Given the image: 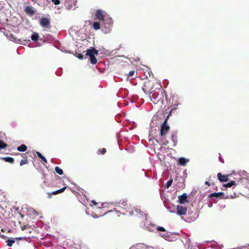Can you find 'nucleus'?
<instances>
[{
    "mask_svg": "<svg viewBox=\"0 0 249 249\" xmlns=\"http://www.w3.org/2000/svg\"><path fill=\"white\" fill-rule=\"evenodd\" d=\"M217 177L218 179L221 182H226L228 180V175H222L221 173H218Z\"/></svg>",
    "mask_w": 249,
    "mask_h": 249,
    "instance_id": "11",
    "label": "nucleus"
},
{
    "mask_svg": "<svg viewBox=\"0 0 249 249\" xmlns=\"http://www.w3.org/2000/svg\"><path fill=\"white\" fill-rule=\"evenodd\" d=\"M135 71H130L129 73L128 74V77H132L134 75Z\"/></svg>",
    "mask_w": 249,
    "mask_h": 249,
    "instance_id": "30",
    "label": "nucleus"
},
{
    "mask_svg": "<svg viewBox=\"0 0 249 249\" xmlns=\"http://www.w3.org/2000/svg\"><path fill=\"white\" fill-rule=\"evenodd\" d=\"M28 163V160L27 159V157L25 158L24 159L21 160L20 162V165L22 166L24 164H27Z\"/></svg>",
    "mask_w": 249,
    "mask_h": 249,
    "instance_id": "24",
    "label": "nucleus"
},
{
    "mask_svg": "<svg viewBox=\"0 0 249 249\" xmlns=\"http://www.w3.org/2000/svg\"><path fill=\"white\" fill-rule=\"evenodd\" d=\"M40 25L43 28L50 29V21L49 19L46 18H42L40 19Z\"/></svg>",
    "mask_w": 249,
    "mask_h": 249,
    "instance_id": "5",
    "label": "nucleus"
},
{
    "mask_svg": "<svg viewBox=\"0 0 249 249\" xmlns=\"http://www.w3.org/2000/svg\"><path fill=\"white\" fill-rule=\"evenodd\" d=\"M172 182H173L172 179H171L169 180L167 182V183L165 186V187L167 189L171 185Z\"/></svg>",
    "mask_w": 249,
    "mask_h": 249,
    "instance_id": "28",
    "label": "nucleus"
},
{
    "mask_svg": "<svg viewBox=\"0 0 249 249\" xmlns=\"http://www.w3.org/2000/svg\"><path fill=\"white\" fill-rule=\"evenodd\" d=\"M93 28L97 30L100 28V24L98 22H94L93 24Z\"/></svg>",
    "mask_w": 249,
    "mask_h": 249,
    "instance_id": "20",
    "label": "nucleus"
},
{
    "mask_svg": "<svg viewBox=\"0 0 249 249\" xmlns=\"http://www.w3.org/2000/svg\"><path fill=\"white\" fill-rule=\"evenodd\" d=\"M224 195V193L222 192L214 193L210 194L208 196L212 198L213 197L223 198Z\"/></svg>",
    "mask_w": 249,
    "mask_h": 249,
    "instance_id": "12",
    "label": "nucleus"
},
{
    "mask_svg": "<svg viewBox=\"0 0 249 249\" xmlns=\"http://www.w3.org/2000/svg\"><path fill=\"white\" fill-rule=\"evenodd\" d=\"M149 96L151 101L155 104L160 102H162L163 98L162 89L160 88L153 89L149 93Z\"/></svg>",
    "mask_w": 249,
    "mask_h": 249,
    "instance_id": "1",
    "label": "nucleus"
},
{
    "mask_svg": "<svg viewBox=\"0 0 249 249\" xmlns=\"http://www.w3.org/2000/svg\"><path fill=\"white\" fill-rule=\"evenodd\" d=\"M24 11L27 15L30 16H32L36 13V10L31 5L26 6L24 9Z\"/></svg>",
    "mask_w": 249,
    "mask_h": 249,
    "instance_id": "7",
    "label": "nucleus"
},
{
    "mask_svg": "<svg viewBox=\"0 0 249 249\" xmlns=\"http://www.w3.org/2000/svg\"><path fill=\"white\" fill-rule=\"evenodd\" d=\"M187 161L188 160L184 158H180L178 160V164L181 165H185Z\"/></svg>",
    "mask_w": 249,
    "mask_h": 249,
    "instance_id": "14",
    "label": "nucleus"
},
{
    "mask_svg": "<svg viewBox=\"0 0 249 249\" xmlns=\"http://www.w3.org/2000/svg\"><path fill=\"white\" fill-rule=\"evenodd\" d=\"M215 189L216 190H217V187H215Z\"/></svg>",
    "mask_w": 249,
    "mask_h": 249,
    "instance_id": "37",
    "label": "nucleus"
},
{
    "mask_svg": "<svg viewBox=\"0 0 249 249\" xmlns=\"http://www.w3.org/2000/svg\"><path fill=\"white\" fill-rule=\"evenodd\" d=\"M39 38V35L37 33H34L31 36V39L34 41H37Z\"/></svg>",
    "mask_w": 249,
    "mask_h": 249,
    "instance_id": "16",
    "label": "nucleus"
},
{
    "mask_svg": "<svg viewBox=\"0 0 249 249\" xmlns=\"http://www.w3.org/2000/svg\"><path fill=\"white\" fill-rule=\"evenodd\" d=\"M107 152L106 149L105 148H103L101 149H99L97 152V153L98 155L103 154L104 155Z\"/></svg>",
    "mask_w": 249,
    "mask_h": 249,
    "instance_id": "19",
    "label": "nucleus"
},
{
    "mask_svg": "<svg viewBox=\"0 0 249 249\" xmlns=\"http://www.w3.org/2000/svg\"><path fill=\"white\" fill-rule=\"evenodd\" d=\"M233 185L236 186V183L233 180H231V182L224 185V187L226 188L231 187Z\"/></svg>",
    "mask_w": 249,
    "mask_h": 249,
    "instance_id": "17",
    "label": "nucleus"
},
{
    "mask_svg": "<svg viewBox=\"0 0 249 249\" xmlns=\"http://www.w3.org/2000/svg\"><path fill=\"white\" fill-rule=\"evenodd\" d=\"M205 184L207 185L208 186H210V185H214V183L212 182V183H210L209 181H206L205 182Z\"/></svg>",
    "mask_w": 249,
    "mask_h": 249,
    "instance_id": "33",
    "label": "nucleus"
},
{
    "mask_svg": "<svg viewBox=\"0 0 249 249\" xmlns=\"http://www.w3.org/2000/svg\"><path fill=\"white\" fill-rule=\"evenodd\" d=\"M30 226L29 225H24L23 226H21V230L22 231H24L25 230V229H28V227H29Z\"/></svg>",
    "mask_w": 249,
    "mask_h": 249,
    "instance_id": "31",
    "label": "nucleus"
},
{
    "mask_svg": "<svg viewBox=\"0 0 249 249\" xmlns=\"http://www.w3.org/2000/svg\"><path fill=\"white\" fill-rule=\"evenodd\" d=\"M187 208L186 207H183L181 205H178L177 207V213L179 215L186 214Z\"/></svg>",
    "mask_w": 249,
    "mask_h": 249,
    "instance_id": "6",
    "label": "nucleus"
},
{
    "mask_svg": "<svg viewBox=\"0 0 249 249\" xmlns=\"http://www.w3.org/2000/svg\"><path fill=\"white\" fill-rule=\"evenodd\" d=\"M65 5L67 7V8L68 9H70L71 8H72V7H73L72 5L71 4V3H70V1L69 0L65 1Z\"/></svg>",
    "mask_w": 249,
    "mask_h": 249,
    "instance_id": "22",
    "label": "nucleus"
},
{
    "mask_svg": "<svg viewBox=\"0 0 249 249\" xmlns=\"http://www.w3.org/2000/svg\"><path fill=\"white\" fill-rule=\"evenodd\" d=\"M219 160H220V161H221L222 162H224V161H223V160L220 157V158H219Z\"/></svg>",
    "mask_w": 249,
    "mask_h": 249,
    "instance_id": "36",
    "label": "nucleus"
},
{
    "mask_svg": "<svg viewBox=\"0 0 249 249\" xmlns=\"http://www.w3.org/2000/svg\"><path fill=\"white\" fill-rule=\"evenodd\" d=\"M119 204L124 206H126L127 205V201L125 199H122L119 201Z\"/></svg>",
    "mask_w": 249,
    "mask_h": 249,
    "instance_id": "25",
    "label": "nucleus"
},
{
    "mask_svg": "<svg viewBox=\"0 0 249 249\" xmlns=\"http://www.w3.org/2000/svg\"><path fill=\"white\" fill-rule=\"evenodd\" d=\"M52 2L55 4V5H58L60 3V0H52Z\"/></svg>",
    "mask_w": 249,
    "mask_h": 249,
    "instance_id": "32",
    "label": "nucleus"
},
{
    "mask_svg": "<svg viewBox=\"0 0 249 249\" xmlns=\"http://www.w3.org/2000/svg\"><path fill=\"white\" fill-rule=\"evenodd\" d=\"M18 151L20 152H24L27 150V147L24 144H21L19 146H18L17 148Z\"/></svg>",
    "mask_w": 249,
    "mask_h": 249,
    "instance_id": "15",
    "label": "nucleus"
},
{
    "mask_svg": "<svg viewBox=\"0 0 249 249\" xmlns=\"http://www.w3.org/2000/svg\"><path fill=\"white\" fill-rule=\"evenodd\" d=\"M71 0V1H74V0Z\"/></svg>",
    "mask_w": 249,
    "mask_h": 249,
    "instance_id": "38",
    "label": "nucleus"
},
{
    "mask_svg": "<svg viewBox=\"0 0 249 249\" xmlns=\"http://www.w3.org/2000/svg\"><path fill=\"white\" fill-rule=\"evenodd\" d=\"M174 108H172L169 114L167 116L166 119H165L163 123L162 124L160 130V135L161 137L164 138L166 134L168 133L170 129V127L169 125H167V120L169 117V116L171 115V112L173 110Z\"/></svg>",
    "mask_w": 249,
    "mask_h": 249,
    "instance_id": "3",
    "label": "nucleus"
},
{
    "mask_svg": "<svg viewBox=\"0 0 249 249\" xmlns=\"http://www.w3.org/2000/svg\"><path fill=\"white\" fill-rule=\"evenodd\" d=\"M161 236L162 237H168V234L167 233H166L165 234H162Z\"/></svg>",
    "mask_w": 249,
    "mask_h": 249,
    "instance_id": "35",
    "label": "nucleus"
},
{
    "mask_svg": "<svg viewBox=\"0 0 249 249\" xmlns=\"http://www.w3.org/2000/svg\"><path fill=\"white\" fill-rule=\"evenodd\" d=\"M178 202L180 204H184L188 202V200H187V196L186 193H184L181 196H178Z\"/></svg>",
    "mask_w": 249,
    "mask_h": 249,
    "instance_id": "8",
    "label": "nucleus"
},
{
    "mask_svg": "<svg viewBox=\"0 0 249 249\" xmlns=\"http://www.w3.org/2000/svg\"><path fill=\"white\" fill-rule=\"evenodd\" d=\"M75 55L80 59H83L84 58V55L80 53H76Z\"/></svg>",
    "mask_w": 249,
    "mask_h": 249,
    "instance_id": "27",
    "label": "nucleus"
},
{
    "mask_svg": "<svg viewBox=\"0 0 249 249\" xmlns=\"http://www.w3.org/2000/svg\"><path fill=\"white\" fill-rule=\"evenodd\" d=\"M0 159H1V160H2L6 162H9L11 163H13L14 162V159L12 157H2V158H1Z\"/></svg>",
    "mask_w": 249,
    "mask_h": 249,
    "instance_id": "13",
    "label": "nucleus"
},
{
    "mask_svg": "<svg viewBox=\"0 0 249 249\" xmlns=\"http://www.w3.org/2000/svg\"><path fill=\"white\" fill-rule=\"evenodd\" d=\"M153 82L150 80L146 81L144 83L142 87V90L145 93H149L151 91L153 90Z\"/></svg>",
    "mask_w": 249,
    "mask_h": 249,
    "instance_id": "4",
    "label": "nucleus"
},
{
    "mask_svg": "<svg viewBox=\"0 0 249 249\" xmlns=\"http://www.w3.org/2000/svg\"><path fill=\"white\" fill-rule=\"evenodd\" d=\"M91 202L92 203V204H93L94 205H97V203L94 201V200H92Z\"/></svg>",
    "mask_w": 249,
    "mask_h": 249,
    "instance_id": "34",
    "label": "nucleus"
},
{
    "mask_svg": "<svg viewBox=\"0 0 249 249\" xmlns=\"http://www.w3.org/2000/svg\"><path fill=\"white\" fill-rule=\"evenodd\" d=\"M86 52L85 55L89 56L90 63L92 64H96L97 60L95 57V55H97L98 54V51L93 47H91L87 50Z\"/></svg>",
    "mask_w": 249,
    "mask_h": 249,
    "instance_id": "2",
    "label": "nucleus"
},
{
    "mask_svg": "<svg viewBox=\"0 0 249 249\" xmlns=\"http://www.w3.org/2000/svg\"><path fill=\"white\" fill-rule=\"evenodd\" d=\"M95 16L97 19H98L100 21H104L105 16L103 13V11L101 10H97Z\"/></svg>",
    "mask_w": 249,
    "mask_h": 249,
    "instance_id": "10",
    "label": "nucleus"
},
{
    "mask_svg": "<svg viewBox=\"0 0 249 249\" xmlns=\"http://www.w3.org/2000/svg\"><path fill=\"white\" fill-rule=\"evenodd\" d=\"M36 154L38 157L41 159L45 163L47 162V160L39 152H37Z\"/></svg>",
    "mask_w": 249,
    "mask_h": 249,
    "instance_id": "18",
    "label": "nucleus"
},
{
    "mask_svg": "<svg viewBox=\"0 0 249 249\" xmlns=\"http://www.w3.org/2000/svg\"><path fill=\"white\" fill-rule=\"evenodd\" d=\"M55 171L60 175H62L63 174V170L59 167L56 166L55 167Z\"/></svg>",
    "mask_w": 249,
    "mask_h": 249,
    "instance_id": "21",
    "label": "nucleus"
},
{
    "mask_svg": "<svg viewBox=\"0 0 249 249\" xmlns=\"http://www.w3.org/2000/svg\"><path fill=\"white\" fill-rule=\"evenodd\" d=\"M7 146V144L4 143L3 141H0V150L5 148Z\"/></svg>",
    "mask_w": 249,
    "mask_h": 249,
    "instance_id": "26",
    "label": "nucleus"
},
{
    "mask_svg": "<svg viewBox=\"0 0 249 249\" xmlns=\"http://www.w3.org/2000/svg\"><path fill=\"white\" fill-rule=\"evenodd\" d=\"M66 188H67L66 186H65V187H63L62 188L60 189H59L58 190L52 192V193H47V195H48V198H51L52 197V196L53 195H57L58 194H60V193H61L63 192L65 190Z\"/></svg>",
    "mask_w": 249,
    "mask_h": 249,
    "instance_id": "9",
    "label": "nucleus"
},
{
    "mask_svg": "<svg viewBox=\"0 0 249 249\" xmlns=\"http://www.w3.org/2000/svg\"><path fill=\"white\" fill-rule=\"evenodd\" d=\"M157 230L158 231H165V229L163 227H160V226H158L157 228Z\"/></svg>",
    "mask_w": 249,
    "mask_h": 249,
    "instance_id": "29",
    "label": "nucleus"
},
{
    "mask_svg": "<svg viewBox=\"0 0 249 249\" xmlns=\"http://www.w3.org/2000/svg\"><path fill=\"white\" fill-rule=\"evenodd\" d=\"M7 243V246L9 247H11L12 245L15 242V241L14 239H8L6 241Z\"/></svg>",
    "mask_w": 249,
    "mask_h": 249,
    "instance_id": "23",
    "label": "nucleus"
}]
</instances>
